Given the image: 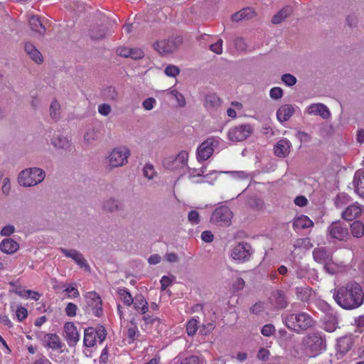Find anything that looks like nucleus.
Listing matches in <instances>:
<instances>
[{
	"label": "nucleus",
	"mask_w": 364,
	"mask_h": 364,
	"mask_svg": "<svg viewBox=\"0 0 364 364\" xmlns=\"http://www.w3.org/2000/svg\"><path fill=\"white\" fill-rule=\"evenodd\" d=\"M167 92L176 100L178 107H183L186 105V102L184 96L176 90H168Z\"/></svg>",
	"instance_id": "obj_33"
},
{
	"label": "nucleus",
	"mask_w": 364,
	"mask_h": 364,
	"mask_svg": "<svg viewBox=\"0 0 364 364\" xmlns=\"http://www.w3.org/2000/svg\"><path fill=\"white\" fill-rule=\"evenodd\" d=\"M98 112L103 116H107L111 112V107L107 104H102L99 105Z\"/></svg>",
	"instance_id": "obj_59"
},
{
	"label": "nucleus",
	"mask_w": 364,
	"mask_h": 364,
	"mask_svg": "<svg viewBox=\"0 0 364 364\" xmlns=\"http://www.w3.org/2000/svg\"><path fill=\"white\" fill-rule=\"evenodd\" d=\"M218 144V140L211 137L204 141L198 148L197 155L200 160L208 159L214 151V147Z\"/></svg>",
	"instance_id": "obj_13"
},
{
	"label": "nucleus",
	"mask_w": 364,
	"mask_h": 364,
	"mask_svg": "<svg viewBox=\"0 0 364 364\" xmlns=\"http://www.w3.org/2000/svg\"><path fill=\"white\" fill-rule=\"evenodd\" d=\"M77 306L73 303H68L65 309L66 315L69 317H73L76 315Z\"/></svg>",
	"instance_id": "obj_43"
},
{
	"label": "nucleus",
	"mask_w": 364,
	"mask_h": 364,
	"mask_svg": "<svg viewBox=\"0 0 364 364\" xmlns=\"http://www.w3.org/2000/svg\"><path fill=\"white\" fill-rule=\"evenodd\" d=\"M210 49L216 54H221L223 52V40L218 39L217 42L211 44Z\"/></svg>",
	"instance_id": "obj_51"
},
{
	"label": "nucleus",
	"mask_w": 364,
	"mask_h": 364,
	"mask_svg": "<svg viewBox=\"0 0 364 364\" xmlns=\"http://www.w3.org/2000/svg\"><path fill=\"white\" fill-rule=\"evenodd\" d=\"M129 53L130 55H129V58L134 60L141 59L144 55L143 50L139 48H130Z\"/></svg>",
	"instance_id": "obj_46"
},
{
	"label": "nucleus",
	"mask_w": 364,
	"mask_h": 364,
	"mask_svg": "<svg viewBox=\"0 0 364 364\" xmlns=\"http://www.w3.org/2000/svg\"><path fill=\"white\" fill-rule=\"evenodd\" d=\"M284 321L288 328L297 333L306 331L315 324L313 318L305 312L287 314L284 317Z\"/></svg>",
	"instance_id": "obj_2"
},
{
	"label": "nucleus",
	"mask_w": 364,
	"mask_h": 364,
	"mask_svg": "<svg viewBox=\"0 0 364 364\" xmlns=\"http://www.w3.org/2000/svg\"><path fill=\"white\" fill-rule=\"evenodd\" d=\"M45 178L44 171L38 168L22 171L18 176V182L23 186H33L41 183Z\"/></svg>",
	"instance_id": "obj_6"
},
{
	"label": "nucleus",
	"mask_w": 364,
	"mask_h": 364,
	"mask_svg": "<svg viewBox=\"0 0 364 364\" xmlns=\"http://www.w3.org/2000/svg\"><path fill=\"white\" fill-rule=\"evenodd\" d=\"M27 309L23 306H20L16 310V316L19 321H23L27 317Z\"/></svg>",
	"instance_id": "obj_58"
},
{
	"label": "nucleus",
	"mask_w": 364,
	"mask_h": 364,
	"mask_svg": "<svg viewBox=\"0 0 364 364\" xmlns=\"http://www.w3.org/2000/svg\"><path fill=\"white\" fill-rule=\"evenodd\" d=\"M65 338L70 347H74L79 341L80 335L76 326L73 322H66L64 324Z\"/></svg>",
	"instance_id": "obj_14"
},
{
	"label": "nucleus",
	"mask_w": 364,
	"mask_h": 364,
	"mask_svg": "<svg viewBox=\"0 0 364 364\" xmlns=\"http://www.w3.org/2000/svg\"><path fill=\"white\" fill-rule=\"evenodd\" d=\"M333 299L341 308L352 310L360 307L364 301V289L354 281L334 289Z\"/></svg>",
	"instance_id": "obj_1"
},
{
	"label": "nucleus",
	"mask_w": 364,
	"mask_h": 364,
	"mask_svg": "<svg viewBox=\"0 0 364 364\" xmlns=\"http://www.w3.org/2000/svg\"><path fill=\"white\" fill-rule=\"evenodd\" d=\"M355 191L360 196L364 198V171L357 183Z\"/></svg>",
	"instance_id": "obj_44"
},
{
	"label": "nucleus",
	"mask_w": 364,
	"mask_h": 364,
	"mask_svg": "<svg viewBox=\"0 0 364 364\" xmlns=\"http://www.w3.org/2000/svg\"><path fill=\"white\" fill-rule=\"evenodd\" d=\"M296 293L299 295L301 301H306L310 295V290L307 287H297Z\"/></svg>",
	"instance_id": "obj_45"
},
{
	"label": "nucleus",
	"mask_w": 364,
	"mask_h": 364,
	"mask_svg": "<svg viewBox=\"0 0 364 364\" xmlns=\"http://www.w3.org/2000/svg\"><path fill=\"white\" fill-rule=\"evenodd\" d=\"M96 338L99 339V341L102 343L107 336V332L104 327L101 326L95 331Z\"/></svg>",
	"instance_id": "obj_56"
},
{
	"label": "nucleus",
	"mask_w": 364,
	"mask_h": 364,
	"mask_svg": "<svg viewBox=\"0 0 364 364\" xmlns=\"http://www.w3.org/2000/svg\"><path fill=\"white\" fill-rule=\"evenodd\" d=\"M283 95V90L281 87H275L270 90L269 96L274 100H279Z\"/></svg>",
	"instance_id": "obj_50"
},
{
	"label": "nucleus",
	"mask_w": 364,
	"mask_h": 364,
	"mask_svg": "<svg viewBox=\"0 0 364 364\" xmlns=\"http://www.w3.org/2000/svg\"><path fill=\"white\" fill-rule=\"evenodd\" d=\"M301 343L304 348L314 356L318 355L326 348L325 336L318 331L308 333L303 338Z\"/></svg>",
	"instance_id": "obj_3"
},
{
	"label": "nucleus",
	"mask_w": 364,
	"mask_h": 364,
	"mask_svg": "<svg viewBox=\"0 0 364 364\" xmlns=\"http://www.w3.org/2000/svg\"><path fill=\"white\" fill-rule=\"evenodd\" d=\"M291 143L287 139H281L274 147V154L279 157H285L290 150Z\"/></svg>",
	"instance_id": "obj_21"
},
{
	"label": "nucleus",
	"mask_w": 364,
	"mask_h": 364,
	"mask_svg": "<svg viewBox=\"0 0 364 364\" xmlns=\"http://www.w3.org/2000/svg\"><path fill=\"white\" fill-rule=\"evenodd\" d=\"M306 112L309 114L319 115L323 119H328L331 117L328 107L321 103L311 104L306 108Z\"/></svg>",
	"instance_id": "obj_19"
},
{
	"label": "nucleus",
	"mask_w": 364,
	"mask_h": 364,
	"mask_svg": "<svg viewBox=\"0 0 364 364\" xmlns=\"http://www.w3.org/2000/svg\"><path fill=\"white\" fill-rule=\"evenodd\" d=\"M138 332L137 327L136 325H134L133 327H130L128 328L127 331V336L129 339H132L134 341V337Z\"/></svg>",
	"instance_id": "obj_63"
},
{
	"label": "nucleus",
	"mask_w": 364,
	"mask_h": 364,
	"mask_svg": "<svg viewBox=\"0 0 364 364\" xmlns=\"http://www.w3.org/2000/svg\"><path fill=\"white\" fill-rule=\"evenodd\" d=\"M294 246L309 249L312 247V244L311 243L309 238L305 237V238L298 239L296 241Z\"/></svg>",
	"instance_id": "obj_47"
},
{
	"label": "nucleus",
	"mask_w": 364,
	"mask_h": 364,
	"mask_svg": "<svg viewBox=\"0 0 364 364\" xmlns=\"http://www.w3.org/2000/svg\"><path fill=\"white\" fill-rule=\"evenodd\" d=\"M60 105L56 100H53L51 102L50 110V117L54 119H57L59 117V110H60Z\"/></svg>",
	"instance_id": "obj_39"
},
{
	"label": "nucleus",
	"mask_w": 364,
	"mask_h": 364,
	"mask_svg": "<svg viewBox=\"0 0 364 364\" xmlns=\"http://www.w3.org/2000/svg\"><path fill=\"white\" fill-rule=\"evenodd\" d=\"M198 329V321L195 318L191 319L186 326V331L188 336H193Z\"/></svg>",
	"instance_id": "obj_37"
},
{
	"label": "nucleus",
	"mask_w": 364,
	"mask_h": 364,
	"mask_svg": "<svg viewBox=\"0 0 364 364\" xmlns=\"http://www.w3.org/2000/svg\"><path fill=\"white\" fill-rule=\"evenodd\" d=\"M323 328L326 331L333 332L337 328L338 318L336 316L332 314L326 315L323 318Z\"/></svg>",
	"instance_id": "obj_26"
},
{
	"label": "nucleus",
	"mask_w": 364,
	"mask_h": 364,
	"mask_svg": "<svg viewBox=\"0 0 364 364\" xmlns=\"http://www.w3.org/2000/svg\"><path fill=\"white\" fill-rule=\"evenodd\" d=\"M313 226V221L306 215H301L294 220L293 228H312Z\"/></svg>",
	"instance_id": "obj_28"
},
{
	"label": "nucleus",
	"mask_w": 364,
	"mask_h": 364,
	"mask_svg": "<svg viewBox=\"0 0 364 364\" xmlns=\"http://www.w3.org/2000/svg\"><path fill=\"white\" fill-rule=\"evenodd\" d=\"M165 74L169 77H176L180 73L179 68L173 65H168L165 69Z\"/></svg>",
	"instance_id": "obj_42"
},
{
	"label": "nucleus",
	"mask_w": 364,
	"mask_h": 364,
	"mask_svg": "<svg viewBox=\"0 0 364 364\" xmlns=\"http://www.w3.org/2000/svg\"><path fill=\"white\" fill-rule=\"evenodd\" d=\"M42 342L44 347L52 350L60 349L63 346L60 338L56 333L45 334Z\"/></svg>",
	"instance_id": "obj_18"
},
{
	"label": "nucleus",
	"mask_w": 364,
	"mask_h": 364,
	"mask_svg": "<svg viewBox=\"0 0 364 364\" xmlns=\"http://www.w3.org/2000/svg\"><path fill=\"white\" fill-rule=\"evenodd\" d=\"M295 112L294 107L292 105H284L281 106L277 112V118L280 122L289 120Z\"/></svg>",
	"instance_id": "obj_20"
},
{
	"label": "nucleus",
	"mask_w": 364,
	"mask_h": 364,
	"mask_svg": "<svg viewBox=\"0 0 364 364\" xmlns=\"http://www.w3.org/2000/svg\"><path fill=\"white\" fill-rule=\"evenodd\" d=\"M272 305L276 309H282L287 306L288 301L287 296L283 291L275 290L273 291L269 297Z\"/></svg>",
	"instance_id": "obj_17"
},
{
	"label": "nucleus",
	"mask_w": 364,
	"mask_h": 364,
	"mask_svg": "<svg viewBox=\"0 0 364 364\" xmlns=\"http://www.w3.org/2000/svg\"><path fill=\"white\" fill-rule=\"evenodd\" d=\"M103 208L107 211L112 212L119 208V204L111 198L105 202Z\"/></svg>",
	"instance_id": "obj_40"
},
{
	"label": "nucleus",
	"mask_w": 364,
	"mask_h": 364,
	"mask_svg": "<svg viewBox=\"0 0 364 364\" xmlns=\"http://www.w3.org/2000/svg\"><path fill=\"white\" fill-rule=\"evenodd\" d=\"M344 220L352 222L350 228H364V206L358 203L348 205L341 214Z\"/></svg>",
	"instance_id": "obj_4"
},
{
	"label": "nucleus",
	"mask_w": 364,
	"mask_h": 364,
	"mask_svg": "<svg viewBox=\"0 0 364 364\" xmlns=\"http://www.w3.org/2000/svg\"><path fill=\"white\" fill-rule=\"evenodd\" d=\"M28 23L32 31L43 35L46 28L41 18L38 16L33 15L28 19Z\"/></svg>",
	"instance_id": "obj_23"
},
{
	"label": "nucleus",
	"mask_w": 364,
	"mask_h": 364,
	"mask_svg": "<svg viewBox=\"0 0 364 364\" xmlns=\"http://www.w3.org/2000/svg\"><path fill=\"white\" fill-rule=\"evenodd\" d=\"M19 248L18 244L11 238L4 239L0 244V250L6 254H13Z\"/></svg>",
	"instance_id": "obj_22"
},
{
	"label": "nucleus",
	"mask_w": 364,
	"mask_h": 364,
	"mask_svg": "<svg viewBox=\"0 0 364 364\" xmlns=\"http://www.w3.org/2000/svg\"><path fill=\"white\" fill-rule=\"evenodd\" d=\"M253 250L250 244L240 242L231 250V257L235 260L245 262L250 259Z\"/></svg>",
	"instance_id": "obj_10"
},
{
	"label": "nucleus",
	"mask_w": 364,
	"mask_h": 364,
	"mask_svg": "<svg viewBox=\"0 0 364 364\" xmlns=\"http://www.w3.org/2000/svg\"><path fill=\"white\" fill-rule=\"evenodd\" d=\"M134 309L137 311H141L142 314L146 313L149 309V305L147 301H146L144 296L141 294L136 295L134 299Z\"/></svg>",
	"instance_id": "obj_27"
},
{
	"label": "nucleus",
	"mask_w": 364,
	"mask_h": 364,
	"mask_svg": "<svg viewBox=\"0 0 364 364\" xmlns=\"http://www.w3.org/2000/svg\"><path fill=\"white\" fill-rule=\"evenodd\" d=\"M176 277L173 275L171 276H163L160 280L161 283V289L162 291L165 290L168 287L171 286L175 280Z\"/></svg>",
	"instance_id": "obj_38"
},
{
	"label": "nucleus",
	"mask_w": 364,
	"mask_h": 364,
	"mask_svg": "<svg viewBox=\"0 0 364 364\" xmlns=\"http://www.w3.org/2000/svg\"><path fill=\"white\" fill-rule=\"evenodd\" d=\"M221 105L220 99L215 94L207 95L204 105L208 110L217 109Z\"/></svg>",
	"instance_id": "obj_25"
},
{
	"label": "nucleus",
	"mask_w": 364,
	"mask_h": 364,
	"mask_svg": "<svg viewBox=\"0 0 364 364\" xmlns=\"http://www.w3.org/2000/svg\"><path fill=\"white\" fill-rule=\"evenodd\" d=\"M166 259L168 262H176L178 261V257L176 253L171 252V253H167L166 255Z\"/></svg>",
	"instance_id": "obj_64"
},
{
	"label": "nucleus",
	"mask_w": 364,
	"mask_h": 364,
	"mask_svg": "<svg viewBox=\"0 0 364 364\" xmlns=\"http://www.w3.org/2000/svg\"><path fill=\"white\" fill-rule=\"evenodd\" d=\"M130 48L119 47L117 50V53L122 57L129 58L130 55Z\"/></svg>",
	"instance_id": "obj_61"
},
{
	"label": "nucleus",
	"mask_w": 364,
	"mask_h": 364,
	"mask_svg": "<svg viewBox=\"0 0 364 364\" xmlns=\"http://www.w3.org/2000/svg\"><path fill=\"white\" fill-rule=\"evenodd\" d=\"M143 172H144V176L146 178H147L148 179L153 178L154 177V176L156 175V171L154 170V168L150 164H146V166H144V168L143 169Z\"/></svg>",
	"instance_id": "obj_41"
},
{
	"label": "nucleus",
	"mask_w": 364,
	"mask_h": 364,
	"mask_svg": "<svg viewBox=\"0 0 364 364\" xmlns=\"http://www.w3.org/2000/svg\"><path fill=\"white\" fill-rule=\"evenodd\" d=\"M269 355V351L265 348H261L257 353V358L261 360H266Z\"/></svg>",
	"instance_id": "obj_62"
},
{
	"label": "nucleus",
	"mask_w": 364,
	"mask_h": 364,
	"mask_svg": "<svg viewBox=\"0 0 364 364\" xmlns=\"http://www.w3.org/2000/svg\"><path fill=\"white\" fill-rule=\"evenodd\" d=\"M253 131L250 124H240L232 128L228 133L229 138L232 141H242L246 139Z\"/></svg>",
	"instance_id": "obj_12"
},
{
	"label": "nucleus",
	"mask_w": 364,
	"mask_h": 364,
	"mask_svg": "<svg viewBox=\"0 0 364 364\" xmlns=\"http://www.w3.org/2000/svg\"><path fill=\"white\" fill-rule=\"evenodd\" d=\"M96 342L95 329L89 327L85 330L83 343L86 347H92Z\"/></svg>",
	"instance_id": "obj_29"
},
{
	"label": "nucleus",
	"mask_w": 364,
	"mask_h": 364,
	"mask_svg": "<svg viewBox=\"0 0 364 364\" xmlns=\"http://www.w3.org/2000/svg\"><path fill=\"white\" fill-rule=\"evenodd\" d=\"M156 103V101L154 98L149 97L143 102V107L146 110H151L154 108Z\"/></svg>",
	"instance_id": "obj_55"
},
{
	"label": "nucleus",
	"mask_w": 364,
	"mask_h": 364,
	"mask_svg": "<svg viewBox=\"0 0 364 364\" xmlns=\"http://www.w3.org/2000/svg\"><path fill=\"white\" fill-rule=\"evenodd\" d=\"M214 235L210 230L203 231L201 234V239L205 242H211L213 240Z\"/></svg>",
	"instance_id": "obj_57"
},
{
	"label": "nucleus",
	"mask_w": 364,
	"mask_h": 364,
	"mask_svg": "<svg viewBox=\"0 0 364 364\" xmlns=\"http://www.w3.org/2000/svg\"><path fill=\"white\" fill-rule=\"evenodd\" d=\"M240 12L244 20L252 18L255 16V11L251 8L243 9Z\"/></svg>",
	"instance_id": "obj_52"
},
{
	"label": "nucleus",
	"mask_w": 364,
	"mask_h": 364,
	"mask_svg": "<svg viewBox=\"0 0 364 364\" xmlns=\"http://www.w3.org/2000/svg\"><path fill=\"white\" fill-rule=\"evenodd\" d=\"M188 223L194 226L200 223V215L197 210H191L188 213Z\"/></svg>",
	"instance_id": "obj_34"
},
{
	"label": "nucleus",
	"mask_w": 364,
	"mask_h": 364,
	"mask_svg": "<svg viewBox=\"0 0 364 364\" xmlns=\"http://www.w3.org/2000/svg\"><path fill=\"white\" fill-rule=\"evenodd\" d=\"M232 213L228 206L217 208L212 213L210 221L216 225L229 226L231 223Z\"/></svg>",
	"instance_id": "obj_7"
},
{
	"label": "nucleus",
	"mask_w": 364,
	"mask_h": 364,
	"mask_svg": "<svg viewBox=\"0 0 364 364\" xmlns=\"http://www.w3.org/2000/svg\"><path fill=\"white\" fill-rule=\"evenodd\" d=\"M180 364H202V360L200 357L192 355L181 359Z\"/></svg>",
	"instance_id": "obj_36"
},
{
	"label": "nucleus",
	"mask_w": 364,
	"mask_h": 364,
	"mask_svg": "<svg viewBox=\"0 0 364 364\" xmlns=\"http://www.w3.org/2000/svg\"><path fill=\"white\" fill-rule=\"evenodd\" d=\"M282 80L286 85L292 86L296 84V78L291 74H284L282 77Z\"/></svg>",
	"instance_id": "obj_53"
},
{
	"label": "nucleus",
	"mask_w": 364,
	"mask_h": 364,
	"mask_svg": "<svg viewBox=\"0 0 364 364\" xmlns=\"http://www.w3.org/2000/svg\"><path fill=\"white\" fill-rule=\"evenodd\" d=\"M129 151L127 148L114 149L108 156L110 168H116L123 166L127 162Z\"/></svg>",
	"instance_id": "obj_9"
},
{
	"label": "nucleus",
	"mask_w": 364,
	"mask_h": 364,
	"mask_svg": "<svg viewBox=\"0 0 364 364\" xmlns=\"http://www.w3.org/2000/svg\"><path fill=\"white\" fill-rule=\"evenodd\" d=\"M52 143L54 146L58 147V148H65L68 144V141L66 138L62 137V138H58L56 139L54 137L52 139Z\"/></svg>",
	"instance_id": "obj_49"
},
{
	"label": "nucleus",
	"mask_w": 364,
	"mask_h": 364,
	"mask_svg": "<svg viewBox=\"0 0 364 364\" xmlns=\"http://www.w3.org/2000/svg\"><path fill=\"white\" fill-rule=\"evenodd\" d=\"M312 254L314 261L323 264L331 261L333 258L332 251L323 247L315 248Z\"/></svg>",
	"instance_id": "obj_16"
},
{
	"label": "nucleus",
	"mask_w": 364,
	"mask_h": 364,
	"mask_svg": "<svg viewBox=\"0 0 364 364\" xmlns=\"http://www.w3.org/2000/svg\"><path fill=\"white\" fill-rule=\"evenodd\" d=\"M86 304L82 309L85 314H92L95 316L101 317L103 314L102 301L95 291L87 292L85 295Z\"/></svg>",
	"instance_id": "obj_5"
},
{
	"label": "nucleus",
	"mask_w": 364,
	"mask_h": 364,
	"mask_svg": "<svg viewBox=\"0 0 364 364\" xmlns=\"http://www.w3.org/2000/svg\"><path fill=\"white\" fill-rule=\"evenodd\" d=\"M328 232L331 237L338 240H346L350 237L348 229H330Z\"/></svg>",
	"instance_id": "obj_31"
},
{
	"label": "nucleus",
	"mask_w": 364,
	"mask_h": 364,
	"mask_svg": "<svg viewBox=\"0 0 364 364\" xmlns=\"http://www.w3.org/2000/svg\"><path fill=\"white\" fill-rule=\"evenodd\" d=\"M291 8L290 6H286L282 9L277 14H275L272 19V22L274 24H279L291 13Z\"/></svg>",
	"instance_id": "obj_30"
},
{
	"label": "nucleus",
	"mask_w": 364,
	"mask_h": 364,
	"mask_svg": "<svg viewBox=\"0 0 364 364\" xmlns=\"http://www.w3.org/2000/svg\"><path fill=\"white\" fill-rule=\"evenodd\" d=\"M118 294L125 305L129 306L134 303V299L127 289H119Z\"/></svg>",
	"instance_id": "obj_32"
},
{
	"label": "nucleus",
	"mask_w": 364,
	"mask_h": 364,
	"mask_svg": "<svg viewBox=\"0 0 364 364\" xmlns=\"http://www.w3.org/2000/svg\"><path fill=\"white\" fill-rule=\"evenodd\" d=\"M294 203L299 207H304L307 205L308 200L304 196H299L294 199Z\"/></svg>",
	"instance_id": "obj_60"
},
{
	"label": "nucleus",
	"mask_w": 364,
	"mask_h": 364,
	"mask_svg": "<svg viewBox=\"0 0 364 364\" xmlns=\"http://www.w3.org/2000/svg\"><path fill=\"white\" fill-rule=\"evenodd\" d=\"M25 51L36 63L40 64L43 62V56L41 52L38 50L33 44L26 43L25 45Z\"/></svg>",
	"instance_id": "obj_24"
},
{
	"label": "nucleus",
	"mask_w": 364,
	"mask_h": 364,
	"mask_svg": "<svg viewBox=\"0 0 364 364\" xmlns=\"http://www.w3.org/2000/svg\"><path fill=\"white\" fill-rule=\"evenodd\" d=\"M60 251L67 257L73 259L80 267L85 268L86 271H90L89 264L84 258L82 254L79 251L73 249L68 250L65 248H60Z\"/></svg>",
	"instance_id": "obj_15"
},
{
	"label": "nucleus",
	"mask_w": 364,
	"mask_h": 364,
	"mask_svg": "<svg viewBox=\"0 0 364 364\" xmlns=\"http://www.w3.org/2000/svg\"><path fill=\"white\" fill-rule=\"evenodd\" d=\"M275 333L274 325L269 323L265 324L261 329V333L264 336H270Z\"/></svg>",
	"instance_id": "obj_48"
},
{
	"label": "nucleus",
	"mask_w": 364,
	"mask_h": 364,
	"mask_svg": "<svg viewBox=\"0 0 364 364\" xmlns=\"http://www.w3.org/2000/svg\"><path fill=\"white\" fill-rule=\"evenodd\" d=\"M188 153L186 151H181L175 157H169L164 161V166L171 170H178L187 166Z\"/></svg>",
	"instance_id": "obj_11"
},
{
	"label": "nucleus",
	"mask_w": 364,
	"mask_h": 364,
	"mask_svg": "<svg viewBox=\"0 0 364 364\" xmlns=\"http://www.w3.org/2000/svg\"><path fill=\"white\" fill-rule=\"evenodd\" d=\"M11 292H14L16 294L21 297L28 298L32 293L31 290H21V287H16L15 289L10 290Z\"/></svg>",
	"instance_id": "obj_54"
},
{
	"label": "nucleus",
	"mask_w": 364,
	"mask_h": 364,
	"mask_svg": "<svg viewBox=\"0 0 364 364\" xmlns=\"http://www.w3.org/2000/svg\"><path fill=\"white\" fill-rule=\"evenodd\" d=\"M323 269L328 274L333 275L338 272V267L332 259L323 264Z\"/></svg>",
	"instance_id": "obj_35"
},
{
	"label": "nucleus",
	"mask_w": 364,
	"mask_h": 364,
	"mask_svg": "<svg viewBox=\"0 0 364 364\" xmlns=\"http://www.w3.org/2000/svg\"><path fill=\"white\" fill-rule=\"evenodd\" d=\"M182 43L180 36L171 37L168 40L158 41L154 44L155 50L161 54L171 53L175 51Z\"/></svg>",
	"instance_id": "obj_8"
}]
</instances>
